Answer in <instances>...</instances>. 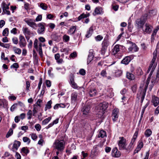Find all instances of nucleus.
Instances as JSON below:
<instances>
[{
	"mask_svg": "<svg viewBox=\"0 0 159 159\" xmlns=\"http://www.w3.org/2000/svg\"><path fill=\"white\" fill-rule=\"evenodd\" d=\"M147 17L148 15L147 14H145L135 20V25L137 26L138 29L143 28L147 19Z\"/></svg>",
	"mask_w": 159,
	"mask_h": 159,
	"instance_id": "1",
	"label": "nucleus"
},
{
	"mask_svg": "<svg viewBox=\"0 0 159 159\" xmlns=\"http://www.w3.org/2000/svg\"><path fill=\"white\" fill-rule=\"evenodd\" d=\"M65 142L63 140H57L54 143V147L58 150L61 151L65 148Z\"/></svg>",
	"mask_w": 159,
	"mask_h": 159,
	"instance_id": "2",
	"label": "nucleus"
},
{
	"mask_svg": "<svg viewBox=\"0 0 159 159\" xmlns=\"http://www.w3.org/2000/svg\"><path fill=\"white\" fill-rule=\"evenodd\" d=\"M120 140L118 141L119 149L120 150H125L126 147V140L124 137H120Z\"/></svg>",
	"mask_w": 159,
	"mask_h": 159,
	"instance_id": "3",
	"label": "nucleus"
},
{
	"mask_svg": "<svg viewBox=\"0 0 159 159\" xmlns=\"http://www.w3.org/2000/svg\"><path fill=\"white\" fill-rule=\"evenodd\" d=\"M109 44L108 40L105 38L104 39L102 43V47L101 49V53L104 55L107 50V47Z\"/></svg>",
	"mask_w": 159,
	"mask_h": 159,
	"instance_id": "4",
	"label": "nucleus"
},
{
	"mask_svg": "<svg viewBox=\"0 0 159 159\" xmlns=\"http://www.w3.org/2000/svg\"><path fill=\"white\" fill-rule=\"evenodd\" d=\"M119 113V110L118 108H115L113 110L111 117L113 122H115L117 120Z\"/></svg>",
	"mask_w": 159,
	"mask_h": 159,
	"instance_id": "5",
	"label": "nucleus"
},
{
	"mask_svg": "<svg viewBox=\"0 0 159 159\" xmlns=\"http://www.w3.org/2000/svg\"><path fill=\"white\" fill-rule=\"evenodd\" d=\"M129 46L128 48L129 52L133 51L136 52L138 51L139 48L135 43L129 41Z\"/></svg>",
	"mask_w": 159,
	"mask_h": 159,
	"instance_id": "6",
	"label": "nucleus"
},
{
	"mask_svg": "<svg viewBox=\"0 0 159 159\" xmlns=\"http://www.w3.org/2000/svg\"><path fill=\"white\" fill-rule=\"evenodd\" d=\"M108 105V103L106 102L100 103L98 107L100 110L99 112L102 113V114H103L104 113V111L107 108Z\"/></svg>",
	"mask_w": 159,
	"mask_h": 159,
	"instance_id": "7",
	"label": "nucleus"
},
{
	"mask_svg": "<svg viewBox=\"0 0 159 159\" xmlns=\"http://www.w3.org/2000/svg\"><path fill=\"white\" fill-rule=\"evenodd\" d=\"M143 31L144 32H146L148 34H150L151 33L152 29V26L148 23H146L144 27L142 28Z\"/></svg>",
	"mask_w": 159,
	"mask_h": 159,
	"instance_id": "8",
	"label": "nucleus"
},
{
	"mask_svg": "<svg viewBox=\"0 0 159 159\" xmlns=\"http://www.w3.org/2000/svg\"><path fill=\"white\" fill-rule=\"evenodd\" d=\"M19 44L20 47L21 48L25 47L27 43L26 41L24 36L21 35H20L19 36Z\"/></svg>",
	"mask_w": 159,
	"mask_h": 159,
	"instance_id": "9",
	"label": "nucleus"
},
{
	"mask_svg": "<svg viewBox=\"0 0 159 159\" xmlns=\"http://www.w3.org/2000/svg\"><path fill=\"white\" fill-rule=\"evenodd\" d=\"M150 82V80H147L146 82V84L145 85L144 89L143 91V93L141 94V102L142 103L145 98L146 95V90Z\"/></svg>",
	"mask_w": 159,
	"mask_h": 159,
	"instance_id": "10",
	"label": "nucleus"
},
{
	"mask_svg": "<svg viewBox=\"0 0 159 159\" xmlns=\"http://www.w3.org/2000/svg\"><path fill=\"white\" fill-rule=\"evenodd\" d=\"M91 107L90 106L85 105L84 107L82 108L81 111L83 113V114L84 115H88L90 112V110Z\"/></svg>",
	"mask_w": 159,
	"mask_h": 159,
	"instance_id": "11",
	"label": "nucleus"
},
{
	"mask_svg": "<svg viewBox=\"0 0 159 159\" xmlns=\"http://www.w3.org/2000/svg\"><path fill=\"white\" fill-rule=\"evenodd\" d=\"M111 156L113 157L118 158L121 155V153L120 151H118L116 147L114 148L111 151Z\"/></svg>",
	"mask_w": 159,
	"mask_h": 159,
	"instance_id": "12",
	"label": "nucleus"
},
{
	"mask_svg": "<svg viewBox=\"0 0 159 159\" xmlns=\"http://www.w3.org/2000/svg\"><path fill=\"white\" fill-rule=\"evenodd\" d=\"M45 25V23H40L38 24L39 28L37 30V32L39 34H42L44 33L45 27L44 25Z\"/></svg>",
	"mask_w": 159,
	"mask_h": 159,
	"instance_id": "13",
	"label": "nucleus"
},
{
	"mask_svg": "<svg viewBox=\"0 0 159 159\" xmlns=\"http://www.w3.org/2000/svg\"><path fill=\"white\" fill-rule=\"evenodd\" d=\"M120 47H122L123 46L119 44H116L114 46L112 49V54L115 55L116 57L117 56V53L119 52L120 50Z\"/></svg>",
	"mask_w": 159,
	"mask_h": 159,
	"instance_id": "14",
	"label": "nucleus"
},
{
	"mask_svg": "<svg viewBox=\"0 0 159 159\" xmlns=\"http://www.w3.org/2000/svg\"><path fill=\"white\" fill-rule=\"evenodd\" d=\"M24 21L28 25L34 29H35V26H37L36 24L32 19L24 20Z\"/></svg>",
	"mask_w": 159,
	"mask_h": 159,
	"instance_id": "15",
	"label": "nucleus"
},
{
	"mask_svg": "<svg viewBox=\"0 0 159 159\" xmlns=\"http://www.w3.org/2000/svg\"><path fill=\"white\" fill-rule=\"evenodd\" d=\"M20 145V142L18 141L15 140L13 144L12 150L13 152H15L17 151Z\"/></svg>",
	"mask_w": 159,
	"mask_h": 159,
	"instance_id": "16",
	"label": "nucleus"
},
{
	"mask_svg": "<svg viewBox=\"0 0 159 159\" xmlns=\"http://www.w3.org/2000/svg\"><path fill=\"white\" fill-rule=\"evenodd\" d=\"M76 29V26H72L67 32L68 34L72 35L74 34Z\"/></svg>",
	"mask_w": 159,
	"mask_h": 159,
	"instance_id": "17",
	"label": "nucleus"
},
{
	"mask_svg": "<svg viewBox=\"0 0 159 159\" xmlns=\"http://www.w3.org/2000/svg\"><path fill=\"white\" fill-rule=\"evenodd\" d=\"M151 102L155 107H156L159 103V98L154 96L152 98Z\"/></svg>",
	"mask_w": 159,
	"mask_h": 159,
	"instance_id": "18",
	"label": "nucleus"
},
{
	"mask_svg": "<svg viewBox=\"0 0 159 159\" xmlns=\"http://www.w3.org/2000/svg\"><path fill=\"white\" fill-rule=\"evenodd\" d=\"M131 60V58L130 56H126L122 60L121 63L125 65H127L130 62Z\"/></svg>",
	"mask_w": 159,
	"mask_h": 159,
	"instance_id": "19",
	"label": "nucleus"
},
{
	"mask_svg": "<svg viewBox=\"0 0 159 159\" xmlns=\"http://www.w3.org/2000/svg\"><path fill=\"white\" fill-rule=\"evenodd\" d=\"M102 12V8L101 7H96L94 11V12L93 14V16H95L97 15L100 14Z\"/></svg>",
	"mask_w": 159,
	"mask_h": 159,
	"instance_id": "20",
	"label": "nucleus"
},
{
	"mask_svg": "<svg viewBox=\"0 0 159 159\" xmlns=\"http://www.w3.org/2000/svg\"><path fill=\"white\" fill-rule=\"evenodd\" d=\"M157 65V63L154 64V66H152V65L150 64L149 67L147 71V73H149V71L151 70L150 74L151 75H152L153 71H154L155 68L156 67Z\"/></svg>",
	"mask_w": 159,
	"mask_h": 159,
	"instance_id": "21",
	"label": "nucleus"
},
{
	"mask_svg": "<svg viewBox=\"0 0 159 159\" xmlns=\"http://www.w3.org/2000/svg\"><path fill=\"white\" fill-rule=\"evenodd\" d=\"M157 65V63L154 64V66H152V65L150 64L149 67L147 71V73H149V71L151 70L150 74L151 75H152L153 71H154L155 68L156 67Z\"/></svg>",
	"mask_w": 159,
	"mask_h": 159,
	"instance_id": "22",
	"label": "nucleus"
},
{
	"mask_svg": "<svg viewBox=\"0 0 159 159\" xmlns=\"http://www.w3.org/2000/svg\"><path fill=\"white\" fill-rule=\"evenodd\" d=\"M157 65V63L154 64V66H152V65L150 64L149 67L147 71V73H149V71L151 70L150 74L151 75H152L153 71H154L155 68L156 67Z\"/></svg>",
	"mask_w": 159,
	"mask_h": 159,
	"instance_id": "23",
	"label": "nucleus"
},
{
	"mask_svg": "<svg viewBox=\"0 0 159 159\" xmlns=\"http://www.w3.org/2000/svg\"><path fill=\"white\" fill-rule=\"evenodd\" d=\"M157 65V63L154 64V66H152V65L150 64L149 67L147 71V73H149V71L151 70L150 74L151 75H152L153 71H154L155 68L156 67Z\"/></svg>",
	"mask_w": 159,
	"mask_h": 159,
	"instance_id": "24",
	"label": "nucleus"
},
{
	"mask_svg": "<svg viewBox=\"0 0 159 159\" xmlns=\"http://www.w3.org/2000/svg\"><path fill=\"white\" fill-rule=\"evenodd\" d=\"M93 26H92L89 28V30L87 32V34L85 35L86 37L88 38L90 37L93 34Z\"/></svg>",
	"mask_w": 159,
	"mask_h": 159,
	"instance_id": "25",
	"label": "nucleus"
},
{
	"mask_svg": "<svg viewBox=\"0 0 159 159\" xmlns=\"http://www.w3.org/2000/svg\"><path fill=\"white\" fill-rule=\"evenodd\" d=\"M38 51L39 52V55L41 57H43V53L42 49V44L41 42H39L38 43Z\"/></svg>",
	"mask_w": 159,
	"mask_h": 159,
	"instance_id": "26",
	"label": "nucleus"
},
{
	"mask_svg": "<svg viewBox=\"0 0 159 159\" xmlns=\"http://www.w3.org/2000/svg\"><path fill=\"white\" fill-rule=\"evenodd\" d=\"M51 38L53 40L57 42L59 41L61 39V36L56 34H52Z\"/></svg>",
	"mask_w": 159,
	"mask_h": 159,
	"instance_id": "27",
	"label": "nucleus"
},
{
	"mask_svg": "<svg viewBox=\"0 0 159 159\" xmlns=\"http://www.w3.org/2000/svg\"><path fill=\"white\" fill-rule=\"evenodd\" d=\"M70 84L72 87L74 89H79L82 88V87L78 86L77 84L74 82V80H70Z\"/></svg>",
	"mask_w": 159,
	"mask_h": 159,
	"instance_id": "28",
	"label": "nucleus"
},
{
	"mask_svg": "<svg viewBox=\"0 0 159 159\" xmlns=\"http://www.w3.org/2000/svg\"><path fill=\"white\" fill-rule=\"evenodd\" d=\"M134 144L130 142L127 148L125 147V150L127 152H129L131 151L133 149L134 147Z\"/></svg>",
	"mask_w": 159,
	"mask_h": 159,
	"instance_id": "29",
	"label": "nucleus"
},
{
	"mask_svg": "<svg viewBox=\"0 0 159 159\" xmlns=\"http://www.w3.org/2000/svg\"><path fill=\"white\" fill-rule=\"evenodd\" d=\"M77 96L78 93H77L74 92L72 93L71 96L72 101L75 102L77 100Z\"/></svg>",
	"mask_w": 159,
	"mask_h": 159,
	"instance_id": "30",
	"label": "nucleus"
},
{
	"mask_svg": "<svg viewBox=\"0 0 159 159\" xmlns=\"http://www.w3.org/2000/svg\"><path fill=\"white\" fill-rule=\"evenodd\" d=\"M126 77L129 80H134L135 79L134 75L132 73L129 72H126Z\"/></svg>",
	"mask_w": 159,
	"mask_h": 159,
	"instance_id": "31",
	"label": "nucleus"
},
{
	"mask_svg": "<svg viewBox=\"0 0 159 159\" xmlns=\"http://www.w3.org/2000/svg\"><path fill=\"white\" fill-rule=\"evenodd\" d=\"M97 93V91L95 89H91L89 92V94L91 97H92L96 95Z\"/></svg>",
	"mask_w": 159,
	"mask_h": 159,
	"instance_id": "32",
	"label": "nucleus"
},
{
	"mask_svg": "<svg viewBox=\"0 0 159 159\" xmlns=\"http://www.w3.org/2000/svg\"><path fill=\"white\" fill-rule=\"evenodd\" d=\"M94 55L92 52L90 51L88 56L87 62H90L93 60Z\"/></svg>",
	"mask_w": 159,
	"mask_h": 159,
	"instance_id": "33",
	"label": "nucleus"
},
{
	"mask_svg": "<svg viewBox=\"0 0 159 159\" xmlns=\"http://www.w3.org/2000/svg\"><path fill=\"white\" fill-rule=\"evenodd\" d=\"M23 31L25 35H29L31 34L30 31L27 27L23 28Z\"/></svg>",
	"mask_w": 159,
	"mask_h": 159,
	"instance_id": "34",
	"label": "nucleus"
},
{
	"mask_svg": "<svg viewBox=\"0 0 159 159\" xmlns=\"http://www.w3.org/2000/svg\"><path fill=\"white\" fill-rule=\"evenodd\" d=\"M106 136V132L103 130L100 131L98 135V137L99 138L101 137L102 138H103Z\"/></svg>",
	"mask_w": 159,
	"mask_h": 159,
	"instance_id": "35",
	"label": "nucleus"
},
{
	"mask_svg": "<svg viewBox=\"0 0 159 159\" xmlns=\"http://www.w3.org/2000/svg\"><path fill=\"white\" fill-rule=\"evenodd\" d=\"M89 16L90 14L89 13H88L86 14H84V13H82L78 17V20H80L82 19L86 18L89 17Z\"/></svg>",
	"mask_w": 159,
	"mask_h": 159,
	"instance_id": "36",
	"label": "nucleus"
},
{
	"mask_svg": "<svg viewBox=\"0 0 159 159\" xmlns=\"http://www.w3.org/2000/svg\"><path fill=\"white\" fill-rule=\"evenodd\" d=\"M157 13V11L156 10H150L149 11L148 14L147 15L148 16H151L156 15Z\"/></svg>",
	"mask_w": 159,
	"mask_h": 159,
	"instance_id": "37",
	"label": "nucleus"
},
{
	"mask_svg": "<svg viewBox=\"0 0 159 159\" xmlns=\"http://www.w3.org/2000/svg\"><path fill=\"white\" fill-rule=\"evenodd\" d=\"M1 6L3 11H4L5 10H8L9 8L8 5L5 2H3L2 3Z\"/></svg>",
	"mask_w": 159,
	"mask_h": 159,
	"instance_id": "38",
	"label": "nucleus"
},
{
	"mask_svg": "<svg viewBox=\"0 0 159 159\" xmlns=\"http://www.w3.org/2000/svg\"><path fill=\"white\" fill-rule=\"evenodd\" d=\"M152 131L150 129H147L144 132V134L146 137H149L152 134Z\"/></svg>",
	"mask_w": 159,
	"mask_h": 159,
	"instance_id": "39",
	"label": "nucleus"
},
{
	"mask_svg": "<svg viewBox=\"0 0 159 159\" xmlns=\"http://www.w3.org/2000/svg\"><path fill=\"white\" fill-rule=\"evenodd\" d=\"M52 101L50 100L48 102L47 104L46 105L45 107V111H46L47 109H50L51 108V104Z\"/></svg>",
	"mask_w": 159,
	"mask_h": 159,
	"instance_id": "40",
	"label": "nucleus"
},
{
	"mask_svg": "<svg viewBox=\"0 0 159 159\" xmlns=\"http://www.w3.org/2000/svg\"><path fill=\"white\" fill-rule=\"evenodd\" d=\"M138 132L136 131L133 135V138L130 142L134 144L138 136Z\"/></svg>",
	"mask_w": 159,
	"mask_h": 159,
	"instance_id": "41",
	"label": "nucleus"
},
{
	"mask_svg": "<svg viewBox=\"0 0 159 159\" xmlns=\"http://www.w3.org/2000/svg\"><path fill=\"white\" fill-rule=\"evenodd\" d=\"M29 152L30 150L28 149V148L27 147H23L21 149V152H23L26 155Z\"/></svg>",
	"mask_w": 159,
	"mask_h": 159,
	"instance_id": "42",
	"label": "nucleus"
},
{
	"mask_svg": "<svg viewBox=\"0 0 159 159\" xmlns=\"http://www.w3.org/2000/svg\"><path fill=\"white\" fill-rule=\"evenodd\" d=\"M13 50L16 53L20 55L21 53V50L19 48H17L16 47H14Z\"/></svg>",
	"mask_w": 159,
	"mask_h": 159,
	"instance_id": "43",
	"label": "nucleus"
},
{
	"mask_svg": "<svg viewBox=\"0 0 159 159\" xmlns=\"http://www.w3.org/2000/svg\"><path fill=\"white\" fill-rule=\"evenodd\" d=\"M28 116L27 119L30 120L32 117L33 116L32 111L31 110H29L27 114Z\"/></svg>",
	"mask_w": 159,
	"mask_h": 159,
	"instance_id": "44",
	"label": "nucleus"
},
{
	"mask_svg": "<svg viewBox=\"0 0 159 159\" xmlns=\"http://www.w3.org/2000/svg\"><path fill=\"white\" fill-rule=\"evenodd\" d=\"M143 142L141 141H139L138 142V144L136 148L140 150L143 147Z\"/></svg>",
	"mask_w": 159,
	"mask_h": 159,
	"instance_id": "45",
	"label": "nucleus"
},
{
	"mask_svg": "<svg viewBox=\"0 0 159 159\" xmlns=\"http://www.w3.org/2000/svg\"><path fill=\"white\" fill-rule=\"evenodd\" d=\"M51 117H50L45 119L42 121V123L43 125H46L51 120Z\"/></svg>",
	"mask_w": 159,
	"mask_h": 159,
	"instance_id": "46",
	"label": "nucleus"
},
{
	"mask_svg": "<svg viewBox=\"0 0 159 159\" xmlns=\"http://www.w3.org/2000/svg\"><path fill=\"white\" fill-rule=\"evenodd\" d=\"M9 34V30L8 28H5L3 31L2 35L3 36H7Z\"/></svg>",
	"mask_w": 159,
	"mask_h": 159,
	"instance_id": "47",
	"label": "nucleus"
},
{
	"mask_svg": "<svg viewBox=\"0 0 159 159\" xmlns=\"http://www.w3.org/2000/svg\"><path fill=\"white\" fill-rule=\"evenodd\" d=\"M37 106L36 105H34L33 109L32 110L33 113V116H36V114L37 112Z\"/></svg>",
	"mask_w": 159,
	"mask_h": 159,
	"instance_id": "48",
	"label": "nucleus"
},
{
	"mask_svg": "<svg viewBox=\"0 0 159 159\" xmlns=\"http://www.w3.org/2000/svg\"><path fill=\"white\" fill-rule=\"evenodd\" d=\"M23 140L24 142L27 143L28 144H29L30 142V139L29 138L26 137H23Z\"/></svg>",
	"mask_w": 159,
	"mask_h": 159,
	"instance_id": "49",
	"label": "nucleus"
},
{
	"mask_svg": "<svg viewBox=\"0 0 159 159\" xmlns=\"http://www.w3.org/2000/svg\"><path fill=\"white\" fill-rule=\"evenodd\" d=\"M136 75H141L143 73L142 69L140 68H138L136 70Z\"/></svg>",
	"mask_w": 159,
	"mask_h": 159,
	"instance_id": "50",
	"label": "nucleus"
},
{
	"mask_svg": "<svg viewBox=\"0 0 159 159\" xmlns=\"http://www.w3.org/2000/svg\"><path fill=\"white\" fill-rule=\"evenodd\" d=\"M115 75L117 77L120 76L122 74V71L121 70H118L115 73Z\"/></svg>",
	"mask_w": 159,
	"mask_h": 159,
	"instance_id": "51",
	"label": "nucleus"
},
{
	"mask_svg": "<svg viewBox=\"0 0 159 159\" xmlns=\"http://www.w3.org/2000/svg\"><path fill=\"white\" fill-rule=\"evenodd\" d=\"M63 40L65 42H68L70 40V37L69 36L66 34L63 36Z\"/></svg>",
	"mask_w": 159,
	"mask_h": 159,
	"instance_id": "52",
	"label": "nucleus"
},
{
	"mask_svg": "<svg viewBox=\"0 0 159 159\" xmlns=\"http://www.w3.org/2000/svg\"><path fill=\"white\" fill-rule=\"evenodd\" d=\"M40 7L44 10H46L47 8V5L45 3H41L40 5Z\"/></svg>",
	"mask_w": 159,
	"mask_h": 159,
	"instance_id": "53",
	"label": "nucleus"
},
{
	"mask_svg": "<svg viewBox=\"0 0 159 159\" xmlns=\"http://www.w3.org/2000/svg\"><path fill=\"white\" fill-rule=\"evenodd\" d=\"M13 133V130L11 129H10L6 135V137L7 138L9 137Z\"/></svg>",
	"mask_w": 159,
	"mask_h": 159,
	"instance_id": "54",
	"label": "nucleus"
},
{
	"mask_svg": "<svg viewBox=\"0 0 159 159\" xmlns=\"http://www.w3.org/2000/svg\"><path fill=\"white\" fill-rule=\"evenodd\" d=\"M34 47L37 50H38V40L37 39H35L34 44Z\"/></svg>",
	"mask_w": 159,
	"mask_h": 159,
	"instance_id": "55",
	"label": "nucleus"
},
{
	"mask_svg": "<svg viewBox=\"0 0 159 159\" xmlns=\"http://www.w3.org/2000/svg\"><path fill=\"white\" fill-rule=\"evenodd\" d=\"M0 46L2 47H4L7 48H9L10 47V45L8 44H4L1 42L0 43Z\"/></svg>",
	"mask_w": 159,
	"mask_h": 159,
	"instance_id": "56",
	"label": "nucleus"
},
{
	"mask_svg": "<svg viewBox=\"0 0 159 159\" xmlns=\"http://www.w3.org/2000/svg\"><path fill=\"white\" fill-rule=\"evenodd\" d=\"M95 39L97 41H99L102 40L103 39V37L101 35H98L95 37Z\"/></svg>",
	"mask_w": 159,
	"mask_h": 159,
	"instance_id": "57",
	"label": "nucleus"
},
{
	"mask_svg": "<svg viewBox=\"0 0 159 159\" xmlns=\"http://www.w3.org/2000/svg\"><path fill=\"white\" fill-rule=\"evenodd\" d=\"M19 65L17 63H14L11 66V68H18L19 67Z\"/></svg>",
	"mask_w": 159,
	"mask_h": 159,
	"instance_id": "58",
	"label": "nucleus"
},
{
	"mask_svg": "<svg viewBox=\"0 0 159 159\" xmlns=\"http://www.w3.org/2000/svg\"><path fill=\"white\" fill-rule=\"evenodd\" d=\"M35 128L36 130L39 131L41 129V126L39 124H37L35 126Z\"/></svg>",
	"mask_w": 159,
	"mask_h": 159,
	"instance_id": "59",
	"label": "nucleus"
},
{
	"mask_svg": "<svg viewBox=\"0 0 159 159\" xmlns=\"http://www.w3.org/2000/svg\"><path fill=\"white\" fill-rule=\"evenodd\" d=\"M13 43L16 44H17L18 42V39L17 37H14L12 39Z\"/></svg>",
	"mask_w": 159,
	"mask_h": 159,
	"instance_id": "60",
	"label": "nucleus"
},
{
	"mask_svg": "<svg viewBox=\"0 0 159 159\" xmlns=\"http://www.w3.org/2000/svg\"><path fill=\"white\" fill-rule=\"evenodd\" d=\"M79 73L82 75H84L86 74L85 70L83 69H81L79 70Z\"/></svg>",
	"mask_w": 159,
	"mask_h": 159,
	"instance_id": "61",
	"label": "nucleus"
},
{
	"mask_svg": "<svg viewBox=\"0 0 159 159\" xmlns=\"http://www.w3.org/2000/svg\"><path fill=\"white\" fill-rule=\"evenodd\" d=\"M17 105V104H14L10 108V110L11 111H14L15 109L16 108Z\"/></svg>",
	"mask_w": 159,
	"mask_h": 159,
	"instance_id": "62",
	"label": "nucleus"
},
{
	"mask_svg": "<svg viewBox=\"0 0 159 159\" xmlns=\"http://www.w3.org/2000/svg\"><path fill=\"white\" fill-rule=\"evenodd\" d=\"M77 56V54L76 52H74L70 54V57H71L72 58H74L76 57Z\"/></svg>",
	"mask_w": 159,
	"mask_h": 159,
	"instance_id": "63",
	"label": "nucleus"
},
{
	"mask_svg": "<svg viewBox=\"0 0 159 159\" xmlns=\"http://www.w3.org/2000/svg\"><path fill=\"white\" fill-rule=\"evenodd\" d=\"M16 123H18L20 120V117L19 116H16L14 119Z\"/></svg>",
	"mask_w": 159,
	"mask_h": 159,
	"instance_id": "64",
	"label": "nucleus"
}]
</instances>
